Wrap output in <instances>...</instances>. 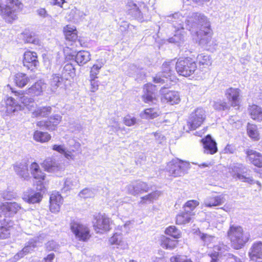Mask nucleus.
Listing matches in <instances>:
<instances>
[{"label": "nucleus", "mask_w": 262, "mask_h": 262, "mask_svg": "<svg viewBox=\"0 0 262 262\" xmlns=\"http://www.w3.org/2000/svg\"><path fill=\"white\" fill-rule=\"evenodd\" d=\"M184 11L178 12L167 17V21L171 23L174 29L184 28L185 21L187 29L196 36V40L202 46L209 44L211 39L210 24L207 18L203 14L192 13L187 18Z\"/></svg>", "instance_id": "obj_1"}, {"label": "nucleus", "mask_w": 262, "mask_h": 262, "mask_svg": "<svg viewBox=\"0 0 262 262\" xmlns=\"http://www.w3.org/2000/svg\"><path fill=\"white\" fill-rule=\"evenodd\" d=\"M5 4H0V15L7 22L11 23L17 18V12L23 8L19 0H6Z\"/></svg>", "instance_id": "obj_2"}, {"label": "nucleus", "mask_w": 262, "mask_h": 262, "mask_svg": "<svg viewBox=\"0 0 262 262\" xmlns=\"http://www.w3.org/2000/svg\"><path fill=\"white\" fill-rule=\"evenodd\" d=\"M228 236L232 247L235 249L242 248L249 238V235L244 232L241 226L236 225L230 226L228 231Z\"/></svg>", "instance_id": "obj_3"}, {"label": "nucleus", "mask_w": 262, "mask_h": 262, "mask_svg": "<svg viewBox=\"0 0 262 262\" xmlns=\"http://www.w3.org/2000/svg\"><path fill=\"white\" fill-rule=\"evenodd\" d=\"M250 170L242 163H233L229 167V172L233 179L252 184L254 180L250 173Z\"/></svg>", "instance_id": "obj_4"}, {"label": "nucleus", "mask_w": 262, "mask_h": 262, "mask_svg": "<svg viewBox=\"0 0 262 262\" xmlns=\"http://www.w3.org/2000/svg\"><path fill=\"white\" fill-rule=\"evenodd\" d=\"M128 13L140 21H146L150 18L148 7L144 3L138 5L133 2L127 4Z\"/></svg>", "instance_id": "obj_5"}, {"label": "nucleus", "mask_w": 262, "mask_h": 262, "mask_svg": "<svg viewBox=\"0 0 262 262\" xmlns=\"http://www.w3.org/2000/svg\"><path fill=\"white\" fill-rule=\"evenodd\" d=\"M175 68L180 75L187 77L194 73L196 66L195 61L190 58H180L176 62Z\"/></svg>", "instance_id": "obj_6"}, {"label": "nucleus", "mask_w": 262, "mask_h": 262, "mask_svg": "<svg viewBox=\"0 0 262 262\" xmlns=\"http://www.w3.org/2000/svg\"><path fill=\"white\" fill-rule=\"evenodd\" d=\"M188 166L187 162L176 159L168 162L166 169L169 175L174 177H180L185 173Z\"/></svg>", "instance_id": "obj_7"}, {"label": "nucleus", "mask_w": 262, "mask_h": 262, "mask_svg": "<svg viewBox=\"0 0 262 262\" xmlns=\"http://www.w3.org/2000/svg\"><path fill=\"white\" fill-rule=\"evenodd\" d=\"M112 220L105 214H99L95 216L93 227L97 233L103 234L111 229Z\"/></svg>", "instance_id": "obj_8"}, {"label": "nucleus", "mask_w": 262, "mask_h": 262, "mask_svg": "<svg viewBox=\"0 0 262 262\" xmlns=\"http://www.w3.org/2000/svg\"><path fill=\"white\" fill-rule=\"evenodd\" d=\"M70 229L79 241L85 242L90 237L89 228L78 221H72L71 222Z\"/></svg>", "instance_id": "obj_9"}, {"label": "nucleus", "mask_w": 262, "mask_h": 262, "mask_svg": "<svg viewBox=\"0 0 262 262\" xmlns=\"http://www.w3.org/2000/svg\"><path fill=\"white\" fill-rule=\"evenodd\" d=\"M205 118V111L202 108H198L190 114L187 126L190 130H195L202 124Z\"/></svg>", "instance_id": "obj_10"}, {"label": "nucleus", "mask_w": 262, "mask_h": 262, "mask_svg": "<svg viewBox=\"0 0 262 262\" xmlns=\"http://www.w3.org/2000/svg\"><path fill=\"white\" fill-rule=\"evenodd\" d=\"M42 242V238L40 237H35L30 239L27 244L25 247L13 257L12 262H16L20 258L23 257L25 255L30 253L31 251L36 247L39 243Z\"/></svg>", "instance_id": "obj_11"}, {"label": "nucleus", "mask_w": 262, "mask_h": 262, "mask_svg": "<svg viewBox=\"0 0 262 262\" xmlns=\"http://www.w3.org/2000/svg\"><path fill=\"white\" fill-rule=\"evenodd\" d=\"M21 209L19 204L16 202H6L0 205V218L11 217Z\"/></svg>", "instance_id": "obj_12"}, {"label": "nucleus", "mask_w": 262, "mask_h": 262, "mask_svg": "<svg viewBox=\"0 0 262 262\" xmlns=\"http://www.w3.org/2000/svg\"><path fill=\"white\" fill-rule=\"evenodd\" d=\"M128 193L134 196H137L149 190L148 185L142 181H137L132 182L126 187Z\"/></svg>", "instance_id": "obj_13"}, {"label": "nucleus", "mask_w": 262, "mask_h": 262, "mask_svg": "<svg viewBox=\"0 0 262 262\" xmlns=\"http://www.w3.org/2000/svg\"><path fill=\"white\" fill-rule=\"evenodd\" d=\"M31 173L36 181V189L41 190L44 188L43 181L45 178V174L41 170L39 165L36 162H33L30 166Z\"/></svg>", "instance_id": "obj_14"}, {"label": "nucleus", "mask_w": 262, "mask_h": 262, "mask_svg": "<svg viewBox=\"0 0 262 262\" xmlns=\"http://www.w3.org/2000/svg\"><path fill=\"white\" fill-rule=\"evenodd\" d=\"M174 66V61H171L169 62H165L162 64V75H157L154 78V81L156 83H164L165 82V79L162 78V77H165L166 79L168 77H171L172 73V69Z\"/></svg>", "instance_id": "obj_15"}, {"label": "nucleus", "mask_w": 262, "mask_h": 262, "mask_svg": "<svg viewBox=\"0 0 262 262\" xmlns=\"http://www.w3.org/2000/svg\"><path fill=\"white\" fill-rule=\"evenodd\" d=\"M45 169L48 172H55L64 168V165L61 160H56L52 158L46 159L42 163Z\"/></svg>", "instance_id": "obj_16"}, {"label": "nucleus", "mask_w": 262, "mask_h": 262, "mask_svg": "<svg viewBox=\"0 0 262 262\" xmlns=\"http://www.w3.org/2000/svg\"><path fill=\"white\" fill-rule=\"evenodd\" d=\"M249 256L251 262H262V242H255L250 249Z\"/></svg>", "instance_id": "obj_17"}, {"label": "nucleus", "mask_w": 262, "mask_h": 262, "mask_svg": "<svg viewBox=\"0 0 262 262\" xmlns=\"http://www.w3.org/2000/svg\"><path fill=\"white\" fill-rule=\"evenodd\" d=\"M23 64L28 69L33 70L38 64L37 54L32 51L25 52L24 54Z\"/></svg>", "instance_id": "obj_18"}, {"label": "nucleus", "mask_w": 262, "mask_h": 262, "mask_svg": "<svg viewBox=\"0 0 262 262\" xmlns=\"http://www.w3.org/2000/svg\"><path fill=\"white\" fill-rule=\"evenodd\" d=\"M50 203L51 211L53 213H57L59 211L63 203V198L58 192H53L50 195Z\"/></svg>", "instance_id": "obj_19"}, {"label": "nucleus", "mask_w": 262, "mask_h": 262, "mask_svg": "<svg viewBox=\"0 0 262 262\" xmlns=\"http://www.w3.org/2000/svg\"><path fill=\"white\" fill-rule=\"evenodd\" d=\"M204 151L205 154L213 155L217 151L216 143L210 135H207L205 138L202 139Z\"/></svg>", "instance_id": "obj_20"}, {"label": "nucleus", "mask_w": 262, "mask_h": 262, "mask_svg": "<svg viewBox=\"0 0 262 262\" xmlns=\"http://www.w3.org/2000/svg\"><path fill=\"white\" fill-rule=\"evenodd\" d=\"M156 86L151 84L147 83L145 84L143 88L144 94L142 96V99L144 102H152L156 99Z\"/></svg>", "instance_id": "obj_21"}, {"label": "nucleus", "mask_w": 262, "mask_h": 262, "mask_svg": "<svg viewBox=\"0 0 262 262\" xmlns=\"http://www.w3.org/2000/svg\"><path fill=\"white\" fill-rule=\"evenodd\" d=\"M240 90L237 88H230L228 89L225 92V96L233 107L237 106L239 105V96Z\"/></svg>", "instance_id": "obj_22"}, {"label": "nucleus", "mask_w": 262, "mask_h": 262, "mask_svg": "<svg viewBox=\"0 0 262 262\" xmlns=\"http://www.w3.org/2000/svg\"><path fill=\"white\" fill-rule=\"evenodd\" d=\"M161 93L163 95L161 99L163 102H167L173 105L178 104L180 101V95L178 92L169 91L166 92L165 89H163L161 91Z\"/></svg>", "instance_id": "obj_23"}, {"label": "nucleus", "mask_w": 262, "mask_h": 262, "mask_svg": "<svg viewBox=\"0 0 262 262\" xmlns=\"http://www.w3.org/2000/svg\"><path fill=\"white\" fill-rule=\"evenodd\" d=\"M225 202V195L222 194L219 195L207 197L204 202V205L207 207H213L221 205Z\"/></svg>", "instance_id": "obj_24"}, {"label": "nucleus", "mask_w": 262, "mask_h": 262, "mask_svg": "<svg viewBox=\"0 0 262 262\" xmlns=\"http://www.w3.org/2000/svg\"><path fill=\"white\" fill-rule=\"evenodd\" d=\"M13 169L16 173L24 180H27L29 178L28 165L25 161L16 162L13 165Z\"/></svg>", "instance_id": "obj_25"}, {"label": "nucleus", "mask_w": 262, "mask_h": 262, "mask_svg": "<svg viewBox=\"0 0 262 262\" xmlns=\"http://www.w3.org/2000/svg\"><path fill=\"white\" fill-rule=\"evenodd\" d=\"M108 242L110 245H115L117 248L121 249H127L128 248V245L123 239L122 234L117 233L109 238Z\"/></svg>", "instance_id": "obj_26"}, {"label": "nucleus", "mask_w": 262, "mask_h": 262, "mask_svg": "<svg viewBox=\"0 0 262 262\" xmlns=\"http://www.w3.org/2000/svg\"><path fill=\"white\" fill-rule=\"evenodd\" d=\"M174 34L173 36L169 38L168 42L174 43L178 46H180L185 40L186 32L184 28L183 29H174Z\"/></svg>", "instance_id": "obj_27"}, {"label": "nucleus", "mask_w": 262, "mask_h": 262, "mask_svg": "<svg viewBox=\"0 0 262 262\" xmlns=\"http://www.w3.org/2000/svg\"><path fill=\"white\" fill-rule=\"evenodd\" d=\"M246 154L248 160L257 167H262V155L252 149H248L246 151Z\"/></svg>", "instance_id": "obj_28"}, {"label": "nucleus", "mask_w": 262, "mask_h": 262, "mask_svg": "<svg viewBox=\"0 0 262 262\" xmlns=\"http://www.w3.org/2000/svg\"><path fill=\"white\" fill-rule=\"evenodd\" d=\"M46 87V83L43 81L40 80L29 88L27 90V93L35 96H39L45 90Z\"/></svg>", "instance_id": "obj_29"}, {"label": "nucleus", "mask_w": 262, "mask_h": 262, "mask_svg": "<svg viewBox=\"0 0 262 262\" xmlns=\"http://www.w3.org/2000/svg\"><path fill=\"white\" fill-rule=\"evenodd\" d=\"M20 101L21 104V110H24L25 108L27 109L31 113L36 107V104L34 102V100L30 97L26 96H23L20 97Z\"/></svg>", "instance_id": "obj_30"}, {"label": "nucleus", "mask_w": 262, "mask_h": 262, "mask_svg": "<svg viewBox=\"0 0 262 262\" xmlns=\"http://www.w3.org/2000/svg\"><path fill=\"white\" fill-rule=\"evenodd\" d=\"M251 118L258 122L262 121V108L257 105H250L248 108Z\"/></svg>", "instance_id": "obj_31"}, {"label": "nucleus", "mask_w": 262, "mask_h": 262, "mask_svg": "<svg viewBox=\"0 0 262 262\" xmlns=\"http://www.w3.org/2000/svg\"><path fill=\"white\" fill-rule=\"evenodd\" d=\"M199 236L203 242L204 245L207 246L208 247L211 248L213 246L214 249L215 245L214 244L216 242L217 238L213 235H211L206 233H200ZM218 245L217 246H219ZM216 245H215L216 246ZM214 252H217V250L214 249Z\"/></svg>", "instance_id": "obj_32"}, {"label": "nucleus", "mask_w": 262, "mask_h": 262, "mask_svg": "<svg viewBox=\"0 0 262 262\" xmlns=\"http://www.w3.org/2000/svg\"><path fill=\"white\" fill-rule=\"evenodd\" d=\"M161 192L160 191H155L147 195L140 198V204H145L152 203L158 199L161 195Z\"/></svg>", "instance_id": "obj_33"}, {"label": "nucleus", "mask_w": 262, "mask_h": 262, "mask_svg": "<svg viewBox=\"0 0 262 262\" xmlns=\"http://www.w3.org/2000/svg\"><path fill=\"white\" fill-rule=\"evenodd\" d=\"M6 112L8 114L14 113L18 110H21V105H17L14 98L11 97H8L5 100Z\"/></svg>", "instance_id": "obj_34"}, {"label": "nucleus", "mask_w": 262, "mask_h": 262, "mask_svg": "<svg viewBox=\"0 0 262 262\" xmlns=\"http://www.w3.org/2000/svg\"><path fill=\"white\" fill-rule=\"evenodd\" d=\"M63 78L59 74H53L50 79V91L55 92L61 84Z\"/></svg>", "instance_id": "obj_35"}, {"label": "nucleus", "mask_w": 262, "mask_h": 262, "mask_svg": "<svg viewBox=\"0 0 262 262\" xmlns=\"http://www.w3.org/2000/svg\"><path fill=\"white\" fill-rule=\"evenodd\" d=\"M52 107L51 106L37 107L32 112L33 117H46L51 113Z\"/></svg>", "instance_id": "obj_36"}, {"label": "nucleus", "mask_w": 262, "mask_h": 262, "mask_svg": "<svg viewBox=\"0 0 262 262\" xmlns=\"http://www.w3.org/2000/svg\"><path fill=\"white\" fill-rule=\"evenodd\" d=\"M91 60V54L88 51H80L75 56V61L80 66L86 63Z\"/></svg>", "instance_id": "obj_37"}, {"label": "nucleus", "mask_w": 262, "mask_h": 262, "mask_svg": "<svg viewBox=\"0 0 262 262\" xmlns=\"http://www.w3.org/2000/svg\"><path fill=\"white\" fill-rule=\"evenodd\" d=\"M160 112L157 108H148L140 113V117L143 119H151L159 116Z\"/></svg>", "instance_id": "obj_38"}, {"label": "nucleus", "mask_w": 262, "mask_h": 262, "mask_svg": "<svg viewBox=\"0 0 262 262\" xmlns=\"http://www.w3.org/2000/svg\"><path fill=\"white\" fill-rule=\"evenodd\" d=\"M29 80V78L24 73H18L14 76V81L15 84L21 88L27 85Z\"/></svg>", "instance_id": "obj_39"}, {"label": "nucleus", "mask_w": 262, "mask_h": 262, "mask_svg": "<svg viewBox=\"0 0 262 262\" xmlns=\"http://www.w3.org/2000/svg\"><path fill=\"white\" fill-rule=\"evenodd\" d=\"M63 32L67 39L74 40L76 39L77 30L74 26L67 25L63 28Z\"/></svg>", "instance_id": "obj_40"}, {"label": "nucleus", "mask_w": 262, "mask_h": 262, "mask_svg": "<svg viewBox=\"0 0 262 262\" xmlns=\"http://www.w3.org/2000/svg\"><path fill=\"white\" fill-rule=\"evenodd\" d=\"M80 144L79 142H74L73 145L67 148L66 153V158L68 160H74L75 155L74 152H78L80 150Z\"/></svg>", "instance_id": "obj_41"}, {"label": "nucleus", "mask_w": 262, "mask_h": 262, "mask_svg": "<svg viewBox=\"0 0 262 262\" xmlns=\"http://www.w3.org/2000/svg\"><path fill=\"white\" fill-rule=\"evenodd\" d=\"M228 247L223 244H220L219 246L214 247L215 250H217V252H215L209 254L211 258L210 262H217L218 257L221 255L225 251L227 250Z\"/></svg>", "instance_id": "obj_42"}, {"label": "nucleus", "mask_w": 262, "mask_h": 262, "mask_svg": "<svg viewBox=\"0 0 262 262\" xmlns=\"http://www.w3.org/2000/svg\"><path fill=\"white\" fill-rule=\"evenodd\" d=\"M192 214L187 213L186 211L180 213L176 216V222L178 225H184L187 224L191 221Z\"/></svg>", "instance_id": "obj_43"}, {"label": "nucleus", "mask_w": 262, "mask_h": 262, "mask_svg": "<svg viewBox=\"0 0 262 262\" xmlns=\"http://www.w3.org/2000/svg\"><path fill=\"white\" fill-rule=\"evenodd\" d=\"M33 138L37 142L44 143L51 139V136L48 133L36 130L34 133Z\"/></svg>", "instance_id": "obj_44"}, {"label": "nucleus", "mask_w": 262, "mask_h": 262, "mask_svg": "<svg viewBox=\"0 0 262 262\" xmlns=\"http://www.w3.org/2000/svg\"><path fill=\"white\" fill-rule=\"evenodd\" d=\"M177 241L165 236L161 239V246L166 249L172 250L177 247Z\"/></svg>", "instance_id": "obj_45"}, {"label": "nucleus", "mask_w": 262, "mask_h": 262, "mask_svg": "<svg viewBox=\"0 0 262 262\" xmlns=\"http://www.w3.org/2000/svg\"><path fill=\"white\" fill-rule=\"evenodd\" d=\"M199 205V202L196 200L188 201L184 205L183 208L187 213L192 214L194 215L195 213L193 211L195 208Z\"/></svg>", "instance_id": "obj_46"}, {"label": "nucleus", "mask_w": 262, "mask_h": 262, "mask_svg": "<svg viewBox=\"0 0 262 262\" xmlns=\"http://www.w3.org/2000/svg\"><path fill=\"white\" fill-rule=\"evenodd\" d=\"M247 133L249 136L253 140L257 141L259 139V134L256 125L248 123L247 125Z\"/></svg>", "instance_id": "obj_47"}, {"label": "nucleus", "mask_w": 262, "mask_h": 262, "mask_svg": "<svg viewBox=\"0 0 262 262\" xmlns=\"http://www.w3.org/2000/svg\"><path fill=\"white\" fill-rule=\"evenodd\" d=\"M197 61L200 66H204L205 67H209L212 64L210 56L204 53L200 54L198 56Z\"/></svg>", "instance_id": "obj_48"}, {"label": "nucleus", "mask_w": 262, "mask_h": 262, "mask_svg": "<svg viewBox=\"0 0 262 262\" xmlns=\"http://www.w3.org/2000/svg\"><path fill=\"white\" fill-rule=\"evenodd\" d=\"M77 179L74 177L67 178L64 181L63 189L65 191L70 190L77 185Z\"/></svg>", "instance_id": "obj_49"}, {"label": "nucleus", "mask_w": 262, "mask_h": 262, "mask_svg": "<svg viewBox=\"0 0 262 262\" xmlns=\"http://www.w3.org/2000/svg\"><path fill=\"white\" fill-rule=\"evenodd\" d=\"M165 232L167 235L172 236L174 238H179L181 237V232L174 226L167 228Z\"/></svg>", "instance_id": "obj_50"}, {"label": "nucleus", "mask_w": 262, "mask_h": 262, "mask_svg": "<svg viewBox=\"0 0 262 262\" xmlns=\"http://www.w3.org/2000/svg\"><path fill=\"white\" fill-rule=\"evenodd\" d=\"M103 64L104 63L102 61H98L96 64H94L90 71V77L97 78V76L99 73V70L103 67Z\"/></svg>", "instance_id": "obj_51"}, {"label": "nucleus", "mask_w": 262, "mask_h": 262, "mask_svg": "<svg viewBox=\"0 0 262 262\" xmlns=\"http://www.w3.org/2000/svg\"><path fill=\"white\" fill-rule=\"evenodd\" d=\"M213 106L218 111H226L230 108V106L226 102L221 100L214 101Z\"/></svg>", "instance_id": "obj_52"}, {"label": "nucleus", "mask_w": 262, "mask_h": 262, "mask_svg": "<svg viewBox=\"0 0 262 262\" xmlns=\"http://www.w3.org/2000/svg\"><path fill=\"white\" fill-rule=\"evenodd\" d=\"M62 117L58 114H55L51 116L48 121L49 124L53 127L52 130L55 129L56 126L61 122Z\"/></svg>", "instance_id": "obj_53"}, {"label": "nucleus", "mask_w": 262, "mask_h": 262, "mask_svg": "<svg viewBox=\"0 0 262 262\" xmlns=\"http://www.w3.org/2000/svg\"><path fill=\"white\" fill-rule=\"evenodd\" d=\"M42 198L40 192H38L35 193L34 194L29 196L28 198H24V200L28 202L29 203L34 204L39 202Z\"/></svg>", "instance_id": "obj_54"}, {"label": "nucleus", "mask_w": 262, "mask_h": 262, "mask_svg": "<svg viewBox=\"0 0 262 262\" xmlns=\"http://www.w3.org/2000/svg\"><path fill=\"white\" fill-rule=\"evenodd\" d=\"M5 219H1L0 222L4 221ZM10 235V228L5 226L0 225V238L5 239L9 237Z\"/></svg>", "instance_id": "obj_55"}, {"label": "nucleus", "mask_w": 262, "mask_h": 262, "mask_svg": "<svg viewBox=\"0 0 262 262\" xmlns=\"http://www.w3.org/2000/svg\"><path fill=\"white\" fill-rule=\"evenodd\" d=\"M108 127L111 128L112 129V130H110L111 134H112V132L116 133L120 130L121 131L125 130V128L124 127H121L119 122L115 120H112V123H111V124L108 125Z\"/></svg>", "instance_id": "obj_56"}, {"label": "nucleus", "mask_w": 262, "mask_h": 262, "mask_svg": "<svg viewBox=\"0 0 262 262\" xmlns=\"http://www.w3.org/2000/svg\"><path fill=\"white\" fill-rule=\"evenodd\" d=\"M171 262H193L190 258L184 255H176L170 258Z\"/></svg>", "instance_id": "obj_57"}, {"label": "nucleus", "mask_w": 262, "mask_h": 262, "mask_svg": "<svg viewBox=\"0 0 262 262\" xmlns=\"http://www.w3.org/2000/svg\"><path fill=\"white\" fill-rule=\"evenodd\" d=\"M79 196L83 198H92L94 196V191L90 188H85L79 193Z\"/></svg>", "instance_id": "obj_58"}, {"label": "nucleus", "mask_w": 262, "mask_h": 262, "mask_svg": "<svg viewBox=\"0 0 262 262\" xmlns=\"http://www.w3.org/2000/svg\"><path fill=\"white\" fill-rule=\"evenodd\" d=\"M123 123L127 126H131L137 123V119L134 117L127 115L123 118Z\"/></svg>", "instance_id": "obj_59"}, {"label": "nucleus", "mask_w": 262, "mask_h": 262, "mask_svg": "<svg viewBox=\"0 0 262 262\" xmlns=\"http://www.w3.org/2000/svg\"><path fill=\"white\" fill-rule=\"evenodd\" d=\"M224 262H242L241 259L231 253H227L224 255Z\"/></svg>", "instance_id": "obj_60"}, {"label": "nucleus", "mask_w": 262, "mask_h": 262, "mask_svg": "<svg viewBox=\"0 0 262 262\" xmlns=\"http://www.w3.org/2000/svg\"><path fill=\"white\" fill-rule=\"evenodd\" d=\"M52 149L64 155L66 158V153L67 148L64 145L54 144L52 146Z\"/></svg>", "instance_id": "obj_61"}, {"label": "nucleus", "mask_w": 262, "mask_h": 262, "mask_svg": "<svg viewBox=\"0 0 262 262\" xmlns=\"http://www.w3.org/2000/svg\"><path fill=\"white\" fill-rule=\"evenodd\" d=\"M91 91L92 92H95L98 90L100 82L98 80H96V78H91Z\"/></svg>", "instance_id": "obj_62"}, {"label": "nucleus", "mask_w": 262, "mask_h": 262, "mask_svg": "<svg viewBox=\"0 0 262 262\" xmlns=\"http://www.w3.org/2000/svg\"><path fill=\"white\" fill-rule=\"evenodd\" d=\"M36 125L38 127L43 128L46 129L48 130H52L53 127H52L48 122V121H38L36 123Z\"/></svg>", "instance_id": "obj_63"}, {"label": "nucleus", "mask_w": 262, "mask_h": 262, "mask_svg": "<svg viewBox=\"0 0 262 262\" xmlns=\"http://www.w3.org/2000/svg\"><path fill=\"white\" fill-rule=\"evenodd\" d=\"M47 249L48 250H56L58 249V245L54 241L48 242L46 244Z\"/></svg>", "instance_id": "obj_64"}]
</instances>
